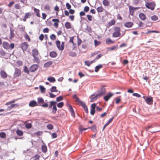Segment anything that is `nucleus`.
<instances>
[{
	"label": "nucleus",
	"instance_id": "f257e3e1",
	"mask_svg": "<svg viewBox=\"0 0 160 160\" xmlns=\"http://www.w3.org/2000/svg\"><path fill=\"white\" fill-rule=\"evenodd\" d=\"M114 32L112 34V36L114 38H117L120 36L122 37L126 33V30L122 31V33H120L121 29L119 27H116L114 28Z\"/></svg>",
	"mask_w": 160,
	"mask_h": 160
},
{
	"label": "nucleus",
	"instance_id": "f03ea898",
	"mask_svg": "<svg viewBox=\"0 0 160 160\" xmlns=\"http://www.w3.org/2000/svg\"><path fill=\"white\" fill-rule=\"evenodd\" d=\"M3 47L5 49L12 50L14 48L15 45L14 43H11L10 44L6 42H4L2 44Z\"/></svg>",
	"mask_w": 160,
	"mask_h": 160
},
{
	"label": "nucleus",
	"instance_id": "7ed1b4c3",
	"mask_svg": "<svg viewBox=\"0 0 160 160\" xmlns=\"http://www.w3.org/2000/svg\"><path fill=\"white\" fill-rule=\"evenodd\" d=\"M38 103L42 107L46 108L48 107V102L44 103V101L42 98H38L37 99Z\"/></svg>",
	"mask_w": 160,
	"mask_h": 160
},
{
	"label": "nucleus",
	"instance_id": "20e7f679",
	"mask_svg": "<svg viewBox=\"0 0 160 160\" xmlns=\"http://www.w3.org/2000/svg\"><path fill=\"white\" fill-rule=\"evenodd\" d=\"M145 5L147 8L153 10L156 6V4L154 2H147Z\"/></svg>",
	"mask_w": 160,
	"mask_h": 160
},
{
	"label": "nucleus",
	"instance_id": "39448f33",
	"mask_svg": "<svg viewBox=\"0 0 160 160\" xmlns=\"http://www.w3.org/2000/svg\"><path fill=\"white\" fill-rule=\"evenodd\" d=\"M55 43L58 49L59 50L62 51L63 50L64 47V42H62L61 45H60V42L58 40H57L56 41Z\"/></svg>",
	"mask_w": 160,
	"mask_h": 160
},
{
	"label": "nucleus",
	"instance_id": "423d86ee",
	"mask_svg": "<svg viewBox=\"0 0 160 160\" xmlns=\"http://www.w3.org/2000/svg\"><path fill=\"white\" fill-rule=\"evenodd\" d=\"M21 70L18 68L15 69V72L13 75V77L14 78H16L17 77H19L21 76Z\"/></svg>",
	"mask_w": 160,
	"mask_h": 160
},
{
	"label": "nucleus",
	"instance_id": "0eeeda50",
	"mask_svg": "<svg viewBox=\"0 0 160 160\" xmlns=\"http://www.w3.org/2000/svg\"><path fill=\"white\" fill-rule=\"evenodd\" d=\"M29 45L26 42L22 43L21 45V48L23 52L26 51L29 47Z\"/></svg>",
	"mask_w": 160,
	"mask_h": 160
},
{
	"label": "nucleus",
	"instance_id": "6e6552de",
	"mask_svg": "<svg viewBox=\"0 0 160 160\" xmlns=\"http://www.w3.org/2000/svg\"><path fill=\"white\" fill-rule=\"evenodd\" d=\"M114 95V94L109 92L103 97V99L106 101H108L109 99Z\"/></svg>",
	"mask_w": 160,
	"mask_h": 160
},
{
	"label": "nucleus",
	"instance_id": "1a4fd4ad",
	"mask_svg": "<svg viewBox=\"0 0 160 160\" xmlns=\"http://www.w3.org/2000/svg\"><path fill=\"white\" fill-rule=\"evenodd\" d=\"M38 65L33 64L30 67L29 70L31 72H34L38 69Z\"/></svg>",
	"mask_w": 160,
	"mask_h": 160
},
{
	"label": "nucleus",
	"instance_id": "9d476101",
	"mask_svg": "<svg viewBox=\"0 0 160 160\" xmlns=\"http://www.w3.org/2000/svg\"><path fill=\"white\" fill-rule=\"evenodd\" d=\"M52 21L54 22L53 25L55 28H57L58 27L59 23L60 22L59 20L57 18L53 19Z\"/></svg>",
	"mask_w": 160,
	"mask_h": 160
},
{
	"label": "nucleus",
	"instance_id": "9b49d317",
	"mask_svg": "<svg viewBox=\"0 0 160 160\" xmlns=\"http://www.w3.org/2000/svg\"><path fill=\"white\" fill-rule=\"evenodd\" d=\"M0 74L2 78L3 79L6 78L8 77V75L6 72L3 70H2L0 71Z\"/></svg>",
	"mask_w": 160,
	"mask_h": 160
},
{
	"label": "nucleus",
	"instance_id": "f8f14e48",
	"mask_svg": "<svg viewBox=\"0 0 160 160\" xmlns=\"http://www.w3.org/2000/svg\"><path fill=\"white\" fill-rule=\"evenodd\" d=\"M145 101L147 104L151 105L152 103L153 99L152 97H149L146 98L145 99Z\"/></svg>",
	"mask_w": 160,
	"mask_h": 160
},
{
	"label": "nucleus",
	"instance_id": "ddd939ff",
	"mask_svg": "<svg viewBox=\"0 0 160 160\" xmlns=\"http://www.w3.org/2000/svg\"><path fill=\"white\" fill-rule=\"evenodd\" d=\"M31 14L30 12L26 13L25 14V15L23 17V21L24 22H26V20L28 18H29L31 16Z\"/></svg>",
	"mask_w": 160,
	"mask_h": 160
},
{
	"label": "nucleus",
	"instance_id": "4468645a",
	"mask_svg": "<svg viewBox=\"0 0 160 160\" xmlns=\"http://www.w3.org/2000/svg\"><path fill=\"white\" fill-rule=\"evenodd\" d=\"M98 95L97 94H93L90 97V102H92L96 100L98 98Z\"/></svg>",
	"mask_w": 160,
	"mask_h": 160
},
{
	"label": "nucleus",
	"instance_id": "2eb2a0df",
	"mask_svg": "<svg viewBox=\"0 0 160 160\" xmlns=\"http://www.w3.org/2000/svg\"><path fill=\"white\" fill-rule=\"evenodd\" d=\"M29 106L30 107H33L38 106V104L36 101L32 100L29 102Z\"/></svg>",
	"mask_w": 160,
	"mask_h": 160
},
{
	"label": "nucleus",
	"instance_id": "dca6fc26",
	"mask_svg": "<svg viewBox=\"0 0 160 160\" xmlns=\"http://www.w3.org/2000/svg\"><path fill=\"white\" fill-rule=\"evenodd\" d=\"M133 23L132 22H129L125 23L124 24L125 27L128 28H130L133 25Z\"/></svg>",
	"mask_w": 160,
	"mask_h": 160
},
{
	"label": "nucleus",
	"instance_id": "f3484780",
	"mask_svg": "<svg viewBox=\"0 0 160 160\" xmlns=\"http://www.w3.org/2000/svg\"><path fill=\"white\" fill-rule=\"evenodd\" d=\"M138 16L140 19L142 21L145 20L147 18L146 15L142 13H140L139 14Z\"/></svg>",
	"mask_w": 160,
	"mask_h": 160
},
{
	"label": "nucleus",
	"instance_id": "a211bd4d",
	"mask_svg": "<svg viewBox=\"0 0 160 160\" xmlns=\"http://www.w3.org/2000/svg\"><path fill=\"white\" fill-rule=\"evenodd\" d=\"M39 54L38 51L35 48H34L32 50V56L33 57L37 56Z\"/></svg>",
	"mask_w": 160,
	"mask_h": 160
},
{
	"label": "nucleus",
	"instance_id": "6ab92c4d",
	"mask_svg": "<svg viewBox=\"0 0 160 160\" xmlns=\"http://www.w3.org/2000/svg\"><path fill=\"white\" fill-rule=\"evenodd\" d=\"M11 105L8 107V108L9 110H11L12 109V108H15L18 107L19 106V105L18 103H15V104H11Z\"/></svg>",
	"mask_w": 160,
	"mask_h": 160
},
{
	"label": "nucleus",
	"instance_id": "aec40b11",
	"mask_svg": "<svg viewBox=\"0 0 160 160\" xmlns=\"http://www.w3.org/2000/svg\"><path fill=\"white\" fill-rule=\"evenodd\" d=\"M15 35L14 34V30L13 29L10 28V36L9 37V38L10 39H12L14 37Z\"/></svg>",
	"mask_w": 160,
	"mask_h": 160
},
{
	"label": "nucleus",
	"instance_id": "412c9836",
	"mask_svg": "<svg viewBox=\"0 0 160 160\" xmlns=\"http://www.w3.org/2000/svg\"><path fill=\"white\" fill-rule=\"evenodd\" d=\"M69 111L71 112L72 115L74 117H75V113H74V111L72 108V106L70 105H69Z\"/></svg>",
	"mask_w": 160,
	"mask_h": 160
},
{
	"label": "nucleus",
	"instance_id": "4be33fe9",
	"mask_svg": "<svg viewBox=\"0 0 160 160\" xmlns=\"http://www.w3.org/2000/svg\"><path fill=\"white\" fill-rule=\"evenodd\" d=\"M116 22V21L114 19H113L108 22V26L109 27H110L112 25H114L115 24Z\"/></svg>",
	"mask_w": 160,
	"mask_h": 160
},
{
	"label": "nucleus",
	"instance_id": "5701e85b",
	"mask_svg": "<svg viewBox=\"0 0 160 160\" xmlns=\"http://www.w3.org/2000/svg\"><path fill=\"white\" fill-rule=\"evenodd\" d=\"M129 10L130 14L132 16H133L134 14V12L135 10L134 8L132 6H129Z\"/></svg>",
	"mask_w": 160,
	"mask_h": 160
},
{
	"label": "nucleus",
	"instance_id": "b1692460",
	"mask_svg": "<svg viewBox=\"0 0 160 160\" xmlns=\"http://www.w3.org/2000/svg\"><path fill=\"white\" fill-rule=\"evenodd\" d=\"M52 61H48L45 63H44V66L45 68H48L49 67L52 65Z\"/></svg>",
	"mask_w": 160,
	"mask_h": 160
},
{
	"label": "nucleus",
	"instance_id": "393cba45",
	"mask_svg": "<svg viewBox=\"0 0 160 160\" xmlns=\"http://www.w3.org/2000/svg\"><path fill=\"white\" fill-rule=\"evenodd\" d=\"M106 87L105 85H102V86L101 88V95L104 94L105 93V87Z\"/></svg>",
	"mask_w": 160,
	"mask_h": 160
},
{
	"label": "nucleus",
	"instance_id": "a878e982",
	"mask_svg": "<svg viewBox=\"0 0 160 160\" xmlns=\"http://www.w3.org/2000/svg\"><path fill=\"white\" fill-rule=\"evenodd\" d=\"M16 133L19 136H22L23 134V131L19 129H18L17 130Z\"/></svg>",
	"mask_w": 160,
	"mask_h": 160
},
{
	"label": "nucleus",
	"instance_id": "bb28decb",
	"mask_svg": "<svg viewBox=\"0 0 160 160\" xmlns=\"http://www.w3.org/2000/svg\"><path fill=\"white\" fill-rule=\"evenodd\" d=\"M65 26L67 29H69L71 28V23L69 22H67L65 24Z\"/></svg>",
	"mask_w": 160,
	"mask_h": 160
},
{
	"label": "nucleus",
	"instance_id": "cd10ccee",
	"mask_svg": "<svg viewBox=\"0 0 160 160\" xmlns=\"http://www.w3.org/2000/svg\"><path fill=\"white\" fill-rule=\"evenodd\" d=\"M50 56L52 58H55L57 56V54L55 52L52 51L50 53Z\"/></svg>",
	"mask_w": 160,
	"mask_h": 160
},
{
	"label": "nucleus",
	"instance_id": "c85d7f7f",
	"mask_svg": "<svg viewBox=\"0 0 160 160\" xmlns=\"http://www.w3.org/2000/svg\"><path fill=\"white\" fill-rule=\"evenodd\" d=\"M34 12L36 13V15L37 17H40V11L39 9L34 8Z\"/></svg>",
	"mask_w": 160,
	"mask_h": 160
},
{
	"label": "nucleus",
	"instance_id": "c756f323",
	"mask_svg": "<svg viewBox=\"0 0 160 160\" xmlns=\"http://www.w3.org/2000/svg\"><path fill=\"white\" fill-rule=\"evenodd\" d=\"M49 103L50 104L48 106L49 109L52 108L53 105H54V104H57V102L54 101H51Z\"/></svg>",
	"mask_w": 160,
	"mask_h": 160
},
{
	"label": "nucleus",
	"instance_id": "7c9ffc66",
	"mask_svg": "<svg viewBox=\"0 0 160 160\" xmlns=\"http://www.w3.org/2000/svg\"><path fill=\"white\" fill-rule=\"evenodd\" d=\"M56 104H54V105L52 107V113L54 114H55L57 111V108L56 106Z\"/></svg>",
	"mask_w": 160,
	"mask_h": 160
},
{
	"label": "nucleus",
	"instance_id": "2f4dec72",
	"mask_svg": "<svg viewBox=\"0 0 160 160\" xmlns=\"http://www.w3.org/2000/svg\"><path fill=\"white\" fill-rule=\"evenodd\" d=\"M106 42L107 44H110L114 43V41H112L110 38H108L106 40Z\"/></svg>",
	"mask_w": 160,
	"mask_h": 160
},
{
	"label": "nucleus",
	"instance_id": "473e14b6",
	"mask_svg": "<svg viewBox=\"0 0 160 160\" xmlns=\"http://www.w3.org/2000/svg\"><path fill=\"white\" fill-rule=\"evenodd\" d=\"M42 151L44 153L46 152L47 151V148L46 145H43L42 146Z\"/></svg>",
	"mask_w": 160,
	"mask_h": 160
},
{
	"label": "nucleus",
	"instance_id": "72a5a7b5",
	"mask_svg": "<svg viewBox=\"0 0 160 160\" xmlns=\"http://www.w3.org/2000/svg\"><path fill=\"white\" fill-rule=\"evenodd\" d=\"M47 80L52 82H54L56 81L55 78L53 77H49L48 78Z\"/></svg>",
	"mask_w": 160,
	"mask_h": 160
},
{
	"label": "nucleus",
	"instance_id": "f704fd0d",
	"mask_svg": "<svg viewBox=\"0 0 160 160\" xmlns=\"http://www.w3.org/2000/svg\"><path fill=\"white\" fill-rule=\"evenodd\" d=\"M117 48V46H113L111 47L108 48L107 51H112L116 49Z\"/></svg>",
	"mask_w": 160,
	"mask_h": 160
},
{
	"label": "nucleus",
	"instance_id": "c9c22d12",
	"mask_svg": "<svg viewBox=\"0 0 160 160\" xmlns=\"http://www.w3.org/2000/svg\"><path fill=\"white\" fill-rule=\"evenodd\" d=\"M94 61H86L84 62V63L85 65H87L88 66H90V65Z\"/></svg>",
	"mask_w": 160,
	"mask_h": 160
},
{
	"label": "nucleus",
	"instance_id": "e433bc0d",
	"mask_svg": "<svg viewBox=\"0 0 160 160\" xmlns=\"http://www.w3.org/2000/svg\"><path fill=\"white\" fill-rule=\"evenodd\" d=\"M110 3V2L108 0H104L103 1V4L105 6H108Z\"/></svg>",
	"mask_w": 160,
	"mask_h": 160
},
{
	"label": "nucleus",
	"instance_id": "4c0bfd02",
	"mask_svg": "<svg viewBox=\"0 0 160 160\" xmlns=\"http://www.w3.org/2000/svg\"><path fill=\"white\" fill-rule=\"evenodd\" d=\"M39 88L40 89L41 92L42 93L45 92V88L42 85H40L39 86Z\"/></svg>",
	"mask_w": 160,
	"mask_h": 160
},
{
	"label": "nucleus",
	"instance_id": "58836bf2",
	"mask_svg": "<svg viewBox=\"0 0 160 160\" xmlns=\"http://www.w3.org/2000/svg\"><path fill=\"white\" fill-rule=\"evenodd\" d=\"M6 137V135L4 132H0V137L2 138H5Z\"/></svg>",
	"mask_w": 160,
	"mask_h": 160
},
{
	"label": "nucleus",
	"instance_id": "ea45409f",
	"mask_svg": "<svg viewBox=\"0 0 160 160\" xmlns=\"http://www.w3.org/2000/svg\"><path fill=\"white\" fill-rule=\"evenodd\" d=\"M24 38L26 40H28V42H30V41L31 39L29 36L26 32V34L24 35Z\"/></svg>",
	"mask_w": 160,
	"mask_h": 160
},
{
	"label": "nucleus",
	"instance_id": "a19ab883",
	"mask_svg": "<svg viewBox=\"0 0 160 160\" xmlns=\"http://www.w3.org/2000/svg\"><path fill=\"white\" fill-rule=\"evenodd\" d=\"M50 39L52 40H55L56 39V37L54 34H52L50 36Z\"/></svg>",
	"mask_w": 160,
	"mask_h": 160
},
{
	"label": "nucleus",
	"instance_id": "79ce46f5",
	"mask_svg": "<svg viewBox=\"0 0 160 160\" xmlns=\"http://www.w3.org/2000/svg\"><path fill=\"white\" fill-rule=\"evenodd\" d=\"M50 91L52 92H57L58 91L56 87L55 86H53L50 89Z\"/></svg>",
	"mask_w": 160,
	"mask_h": 160
},
{
	"label": "nucleus",
	"instance_id": "37998d69",
	"mask_svg": "<svg viewBox=\"0 0 160 160\" xmlns=\"http://www.w3.org/2000/svg\"><path fill=\"white\" fill-rule=\"evenodd\" d=\"M151 19L153 21H156L158 19V17L157 16L154 15L151 17Z\"/></svg>",
	"mask_w": 160,
	"mask_h": 160
},
{
	"label": "nucleus",
	"instance_id": "c03bdc74",
	"mask_svg": "<svg viewBox=\"0 0 160 160\" xmlns=\"http://www.w3.org/2000/svg\"><path fill=\"white\" fill-rule=\"evenodd\" d=\"M16 100L17 99H14L10 102H8L5 103V105L7 106L9 105L12 103H14Z\"/></svg>",
	"mask_w": 160,
	"mask_h": 160
},
{
	"label": "nucleus",
	"instance_id": "a18cd8bd",
	"mask_svg": "<svg viewBox=\"0 0 160 160\" xmlns=\"http://www.w3.org/2000/svg\"><path fill=\"white\" fill-rule=\"evenodd\" d=\"M32 125L31 123H28L25 125V127L27 129L30 128L32 127Z\"/></svg>",
	"mask_w": 160,
	"mask_h": 160
},
{
	"label": "nucleus",
	"instance_id": "49530a36",
	"mask_svg": "<svg viewBox=\"0 0 160 160\" xmlns=\"http://www.w3.org/2000/svg\"><path fill=\"white\" fill-rule=\"evenodd\" d=\"M34 58V60L36 62L38 63H39L40 62L39 59V58L37 57V56H35L34 57H33Z\"/></svg>",
	"mask_w": 160,
	"mask_h": 160
},
{
	"label": "nucleus",
	"instance_id": "de8ad7c7",
	"mask_svg": "<svg viewBox=\"0 0 160 160\" xmlns=\"http://www.w3.org/2000/svg\"><path fill=\"white\" fill-rule=\"evenodd\" d=\"M88 128H83L81 126H80L79 127V130H80V131L81 132H83V131L85 130H86Z\"/></svg>",
	"mask_w": 160,
	"mask_h": 160
},
{
	"label": "nucleus",
	"instance_id": "09e8293b",
	"mask_svg": "<svg viewBox=\"0 0 160 160\" xmlns=\"http://www.w3.org/2000/svg\"><path fill=\"white\" fill-rule=\"evenodd\" d=\"M14 8L16 9H20L21 8V6L20 4L17 3L14 5Z\"/></svg>",
	"mask_w": 160,
	"mask_h": 160
},
{
	"label": "nucleus",
	"instance_id": "8fccbe9b",
	"mask_svg": "<svg viewBox=\"0 0 160 160\" xmlns=\"http://www.w3.org/2000/svg\"><path fill=\"white\" fill-rule=\"evenodd\" d=\"M152 32H155V33H158L159 32L157 31H149L148 30L146 33V34H148L150 33H152Z\"/></svg>",
	"mask_w": 160,
	"mask_h": 160
},
{
	"label": "nucleus",
	"instance_id": "3c124183",
	"mask_svg": "<svg viewBox=\"0 0 160 160\" xmlns=\"http://www.w3.org/2000/svg\"><path fill=\"white\" fill-rule=\"evenodd\" d=\"M64 105V103L63 102H61L57 104V106L58 107L61 108Z\"/></svg>",
	"mask_w": 160,
	"mask_h": 160
},
{
	"label": "nucleus",
	"instance_id": "603ef678",
	"mask_svg": "<svg viewBox=\"0 0 160 160\" xmlns=\"http://www.w3.org/2000/svg\"><path fill=\"white\" fill-rule=\"evenodd\" d=\"M44 35L42 34L39 36V39L40 41H42L44 39Z\"/></svg>",
	"mask_w": 160,
	"mask_h": 160
},
{
	"label": "nucleus",
	"instance_id": "864d4df0",
	"mask_svg": "<svg viewBox=\"0 0 160 160\" xmlns=\"http://www.w3.org/2000/svg\"><path fill=\"white\" fill-rule=\"evenodd\" d=\"M47 128L49 129L52 130L53 128V127L52 124H49L47 125Z\"/></svg>",
	"mask_w": 160,
	"mask_h": 160
},
{
	"label": "nucleus",
	"instance_id": "5fc2aeb1",
	"mask_svg": "<svg viewBox=\"0 0 160 160\" xmlns=\"http://www.w3.org/2000/svg\"><path fill=\"white\" fill-rule=\"evenodd\" d=\"M63 98L62 96H60L56 98V100L57 102H59L62 100Z\"/></svg>",
	"mask_w": 160,
	"mask_h": 160
},
{
	"label": "nucleus",
	"instance_id": "6e6d98bb",
	"mask_svg": "<svg viewBox=\"0 0 160 160\" xmlns=\"http://www.w3.org/2000/svg\"><path fill=\"white\" fill-rule=\"evenodd\" d=\"M44 9L46 10H50V6L48 5H46L44 6Z\"/></svg>",
	"mask_w": 160,
	"mask_h": 160
},
{
	"label": "nucleus",
	"instance_id": "4d7b16f0",
	"mask_svg": "<svg viewBox=\"0 0 160 160\" xmlns=\"http://www.w3.org/2000/svg\"><path fill=\"white\" fill-rule=\"evenodd\" d=\"M24 71L25 72L27 73H29V71L28 70V68L26 66L24 67Z\"/></svg>",
	"mask_w": 160,
	"mask_h": 160
},
{
	"label": "nucleus",
	"instance_id": "13d9d810",
	"mask_svg": "<svg viewBox=\"0 0 160 160\" xmlns=\"http://www.w3.org/2000/svg\"><path fill=\"white\" fill-rule=\"evenodd\" d=\"M100 68V65L96 67L95 69V71L96 72H98Z\"/></svg>",
	"mask_w": 160,
	"mask_h": 160
},
{
	"label": "nucleus",
	"instance_id": "bf43d9fd",
	"mask_svg": "<svg viewBox=\"0 0 160 160\" xmlns=\"http://www.w3.org/2000/svg\"><path fill=\"white\" fill-rule=\"evenodd\" d=\"M17 64L19 66H21L22 65V62L21 61H18L16 62Z\"/></svg>",
	"mask_w": 160,
	"mask_h": 160
},
{
	"label": "nucleus",
	"instance_id": "052dcab7",
	"mask_svg": "<svg viewBox=\"0 0 160 160\" xmlns=\"http://www.w3.org/2000/svg\"><path fill=\"white\" fill-rule=\"evenodd\" d=\"M49 29L48 28H44L43 30V32L44 33H48L49 32Z\"/></svg>",
	"mask_w": 160,
	"mask_h": 160
},
{
	"label": "nucleus",
	"instance_id": "680f3d73",
	"mask_svg": "<svg viewBox=\"0 0 160 160\" xmlns=\"http://www.w3.org/2000/svg\"><path fill=\"white\" fill-rule=\"evenodd\" d=\"M133 96H135L138 98H140L141 97V95L138 93H134L132 94Z\"/></svg>",
	"mask_w": 160,
	"mask_h": 160
},
{
	"label": "nucleus",
	"instance_id": "e2e57ef3",
	"mask_svg": "<svg viewBox=\"0 0 160 160\" xmlns=\"http://www.w3.org/2000/svg\"><path fill=\"white\" fill-rule=\"evenodd\" d=\"M69 55L72 57H75L76 55V53L73 52H71L69 53Z\"/></svg>",
	"mask_w": 160,
	"mask_h": 160
},
{
	"label": "nucleus",
	"instance_id": "0e129e2a",
	"mask_svg": "<svg viewBox=\"0 0 160 160\" xmlns=\"http://www.w3.org/2000/svg\"><path fill=\"white\" fill-rule=\"evenodd\" d=\"M79 103H80L81 105L82 106V107L83 108H84V107L86 106L85 103L83 102L82 101H80Z\"/></svg>",
	"mask_w": 160,
	"mask_h": 160
},
{
	"label": "nucleus",
	"instance_id": "69168bd1",
	"mask_svg": "<svg viewBox=\"0 0 160 160\" xmlns=\"http://www.w3.org/2000/svg\"><path fill=\"white\" fill-rule=\"evenodd\" d=\"M79 103H80L81 105L82 106V107L83 108H84V107L86 106L85 103L83 102L82 101H80Z\"/></svg>",
	"mask_w": 160,
	"mask_h": 160
},
{
	"label": "nucleus",
	"instance_id": "338daca9",
	"mask_svg": "<svg viewBox=\"0 0 160 160\" xmlns=\"http://www.w3.org/2000/svg\"><path fill=\"white\" fill-rule=\"evenodd\" d=\"M66 7L68 9H70L71 7V5L68 2L66 4Z\"/></svg>",
	"mask_w": 160,
	"mask_h": 160
},
{
	"label": "nucleus",
	"instance_id": "774afa93",
	"mask_svg": "<svg viewBox=\"0 0 160 160\" xmlns=\"http://www.w3.org/2000/svg\"><path fill=\"white\" fill-rule=\"evenodd\" d=\"M89 9V7L88 6H85L84 9V11L85 12H88Z\"/></svg>",
	"mask_w": 160,
	"mask_h": 160
}]
</instances>
